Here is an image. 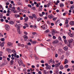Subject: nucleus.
<instances>
[{
  "label": "nucleus",
  "mask_w": 74,
  "mask_h": 74,
  "mask_svg": "<svg viewBox=\"0 0 74 74\" xmlns=\"http://www.w3.org/2000/svg\"><path fill=\"white\" fill-rule=\"evenodd\" d=\"M21 26V25L20 24H18L17 23H16V25H15V27H16L17 28V32L18 33H19L20 34H21V31H20V26Z\"/></svg>",
  "instance_id": "f257e3e1"
},
{
  "label": "nucleus",
  "mask_w": 74,
  "mask_h": 74,
  "mask_svg": "<svg viewBox=\"0 0 74 74\" xmlns=\"http://www.w3.org/2000/svg\"><path fill=\"white\" fill-rule=\"evenodd\" d=\"M5 28L6 31L8 32L10 31V26L7 24H6L5 25Z\"/></svg>",
  "instance_id": "f03ea898"
},
{
  "label": "nucleus",
  "mask_w": 74,
  "mask_h": 74,
  "mask_svg": "<svg viewBox=\"0 0 74 74\" xmlns=\"http://www.w3.org/2000/svg\"><path fill=\"white\" fill-rule=\"evenodd\" d=\"M12 52L14 53V58H16V52L14 49H13L12 50Z\"/></svg>",
  "instance_id": "7ed1b4c3"
},
{
  "label": "nucleus",
  "mask_w": 74,
  "mask_h": 74,
  "mask_svg": "<svg viewBox=\"0 0 74 74\" xmlns=\"http://www.w3.org/2000/svg\"><path fill=\"white\" fill-rule=\"evenodd\" d=\"M61 63L62 62H59L56 64H55V67H59V66L60 65V64H61Z\"/></svg>",
  "instance_id": "20e7f679"
},
{
  "label": "nucleus",
  "mask_w": 74,
  "mask_h": 74,
  "mask_svg": "<svg viewBox=\"0 0 74 74\" xmlns=\"http://www.w3.org/2000/svg\"><path fill=\"white\" fill-rule=\"evenodd\" d=\"M68 41L69 42V47H70V44L72 43V42H73V39H70Z\"/></svg>",
  "instance_id": "39448f33"
},
{
  "label": "nucleus",
  "mask_w": 74,
  "mask_h": 74,
  "mask_svg": "<svg viewBox=\"0 0 74 74\" xmlns=\"http://www.w3.org/2000/svg\"><path fill=\"white\" fill-rule=\"evenodd\" d=\"M23 37L24 38V41H27V39H28V37L26 35H24L23 36Z\"/></svg>",
  "instance_id": "423d86ee"
},
{
  "label": "nucleus",
  "mask_w": 74,
  "mask_h": 74,
  "mask_svg": "<svg viewBox=\"0 0 74 74\" xmlns=\"http://www.w3.org/2000/svg\"><path fill=\"white\" fill-rule=\"evenodd\" d=\"M52 36H54L55 34V32H56V30L54 29H53L52 30Z\"/></svg>",
  "instance_id": "0eeeda50"
},
{
  "label": "nucleus",
  "mask_w": 74,
  "mask_h": 74,
  "mask_svg": "<svg viewBox=\"0 0 74 74\" xmlns=\"http://www.w3.org/2000/svg\"><path fill=\"white\" fill-rule=\"evenodd\" d=\"M8 23L10 25H13L14 24V22L12 21H9Z\"/></svg>",
  "instance_id": "6e6552de"
},
{
  "label": "nucleus",
  "mask_w": 74,
  "mask_h": 74,
  "mask_svg": "<svg viewBox=\"0 0 74 74\" xmlns=\"http://www.w3.org/2000/svg\"><path fill=\"white\" fill-rule=\"evenodd\" d=\"M23 61L22 60H20V61L18 62V63L19 64V66H21V64H22Z\"/></svg>",
  "instance_id": "1a4fd4ad"
},
{
  "label": "nucleus",
  "mask_w": 74,
  "mask_h": 74,
  "mask_svg": "<svg viewBox=\"0 0 74 74\" xmlns=\"http://www.w3.org/2000/svg\"><path fill=\"white\" fill-rule=\"evenodd\" d=\"M68 62H69V60H68L66 59H65L64 60V64H66L67 63H68Z\"/></svg>",
  "instance_id": "9d476101"
},
{
  "label": "nucleus",
  "mask_w": 74,
  "mask_h": 74,
  "mask_svg": "<svg viewBox=\"0 0 74 74\" xmlns=\"http://www.w3.org/2000/svg\"><path fill=\"white\" fill-rule=\"evenodd\" d=\"M59 42V41L58 40H56L55 41H54L53 42V44H58Z\"/></svg>",
  "instance_id": "9b49d317"
},
{
  "label": "nucleus",
  "mask_w": 74,
  "mask_h": 74,
  "mask_svg": "<svg viewBox=\"0 0 74 74\" xmlns=\"http://www.w3.org/2000/svg\"><path fill=\"white\" fill-rule=\"evenodd\" d=\"M59 69L60 70H63L64 69V67L63 66V65H60L59 66Z\"/></svg>",
  "instance_id": "f8f14e48"
},
{
  "label": "nucleus",
  "mask_w": 74,
  "mask_h": 74,
  "mask_svg": "<svg viewBox=\"0 0 74 74\" xmlns=\"http://www.w3.org/2000/svg\"><path fill=\"white\" fill-rule=\"evenodd\" d=\"M24 19L25 21V22H27L28 21V19H29V17H26L25 18H24Z\"/></svg>",
  "instance_id": "ddd939ff"
},
{
  "label": "nucleus",
  "mask_w": 74,
  "mask_h": 74,
  "mask_svg": "<svg viewBox=\"0 0 74 74\" xmlns=\"http://www.w3.org/2000/svg\"><path fill=\"white\" fill-rule=\"evenodd\" d=\"M51 66L50 65H49L46 67V69H51Z\"/></svg>",
  "instance_id": "4468645a"
},
{
  "label": "nucleus",
  "mask_w": 74,
  "mask_h": 74,
  "mask_svg": "<svg viewBox=\"0 0 74 74\" xmlns=\"http://www.w3.org/2000/svg\"><path fill=\"white\" fill-rule=\"evenodd\" d=\"M64 49V51H66L68 50V47H65L63 48Z\"/></svg>",
  "instance_id": "2eb2a0df"
},
{
  "label": "nucleus",
  "mask_w": 74,
  "mask_h": 74,
  "mask_svg": "<svg viewBox=\"0 0 74 74\" xmlns=\"http://www.w3.org/2000/svg\"><path fill=\"white\" fill-rule=\"evenodd\" d=\"M4 44H5V42H2L0 45L1 47H4Z\"/></svg>",
  "instance_id": "dca6fc26"
},
{
  "label": "nucleus",
  "mask_w": 74,
  "mask_h": 74,
  "mask_svg": "<svg viewBox=\"0 0 74 74\" xmlns=\"http://www.w3.org/2000/svg\"><path fill=\"white\" fill-rule=\"evenodd\" d=\"M43 73L45 74H48V72H47L45 70H44L43 71Z\"/></svg>",
  "instance_id": "f3484780"
},
{
  "label": "nucleus",
  "mask_w": 74,
  "mask_h": 74,
  "mask_svg": "<svg viewBox=\"0 0 74 74\" xmlns=\"http://www.w3.org/2000/svg\"><path fill=\"white\" fill-rule=\"evenodd\" d=\"M69 23L71 25H74V22L71 21Z\"/></svg>",
  "instance_id": "a211bd4d"
},
{
  "label": "nucleus",
  "mask_w": 74,
  "mask_h": 74,
  "mask_svg": "<svg viewBox=\"0 0 74 74\" xmlns=\"http://www.w3.org/2000/svg\"><path fill=\"white\" fill-rule=\"evenodd\" d=\"M60 52H62V53H63V51L62 49H60L58 50Z\"/></svg>",
  "instance_id": "6ab92c4d"
},
{
  "label": "nucleus",
  "mask_w": 74,
  "mask_h": 74,
  "mask_svg": "<svg viewBox=\"0 0 74 74\" xmlns=\"http://www.w3.org/2000/svg\"><path fill=\"white\" fill-rule=\"evenodd\" d=\"M32 16L34 17V18L35 19H37V16H36V15L35 14H32Z\"/></svg>",
  "instance_id": "aec40b11"
},
{
  "label": "nucleus",
  "mask_w": 74,
  "mask_h": 74,
  "mask_svg": "<svg viewBox=\"0 0 74 74\" xmlns=\"http://www.w3.org/2000/svg\"><path fill=\"white\" fill-rule=\"evenodd\" d=\"M69 23V20L67 19H66V22L65 23V25H67Z\"/></svg>",
  "instance_id": "412c9836"
},
{
  "label": "nucleus",
  "mask_w": 74,
  "mask_h": 74,
  "mask_svg": "<svg viewBox=\"0 0 74 74\" xmlns=\"http://www.w3.org/2000/svg\"><path fill=\"white\" fill-rule=\"evenodd\" d=\"M7 44L8 45H9V46H11V45H12V43H11L10 42H8V43Z\"/></svg>",
  "instance_id": "4be33fe9"
},
{
  "label": "nucleus",
  "mask_w": 74,
  "mask_h": 74,
  "mask_svg": "<svg viewBox=\"0 0 74 74\" xmlns=\"http://www.w3.org/2000/svg\"><path fill=\"white\" fill-rule=\"evenodd\" d=\"M14 60H11L10 61V64H11V65H12V64H13L14 63Z\"/></svg>",
  "instance_id": "5701e85b"
},
{
  "label": "nucleus",
  "mask_w": 74,
  "mask_h": 74,
  "mask_svg": "<svg viewBox=\"0 0 74 74\" xmlns=\"http://www.w3.org/2000/svg\"><path fill=\"white\" fill-rule=\"evenodd\" d=\"M64 6V5L63 3H61L60 4V7H63Z\"/></svg>",
  "instance_id": "b1692460"
},
{
  "label": "nucleus",
  "mask_w": 74,
  "mask_h": 74,
  "mask_svg": "<svg viewBox=\"0 0 74 74\" xmlns=\"http://www.w3.org/2000/svg\"><path fill=\"white\" fill-rule=\"evenodd\" d=\"M20 11L21 12H23V11H25V12H26V10H22V9H21L20 10Z\"/></svg>",
  "instance_id": "393cba45"
},
{
  "label": "nucleus",
  "mask_w": 74,
  "mask_h": 74,
  "mask_svg": "<svg viewBox=\"0 0 74 74\" xmlns=\"http://www.w3.org/2000/svg\"><path fill=\"white\" fill-rule=\"evenodd\" d=\"M0 40L1 41H5V39L4 38H1Z\"/></svg>",
  "instance_id": "a878e982"
},
{
  "label": "nucleus",
  "mask_w": 74,
  "mask_h": 74,
  "mask_svg": "<svg viewBox=\"0 0 74 74\" xmlns=\"http://www.w3.org/2000/svg\"><path fill=\"white\" fill-rule=\"evenodd\" d=\"M48 17L49 18H50V19H52L53 17V16H48Z\"/></svg>",
  "instance_id": "bb28decb"
},
{
  "label": "nucleus",
  "mask_w": 74,
  "mask_h": 74,
  "mask_svg": "<svg viewBox=\"0 0 74 74\" xmlns=\"http://www.w3.org/2000/svg\"><path fill=\"white\" fill-rule=\"evenodd\" d=\"M0 18H3V14L0 13Z\"/></svg>",
  "instance_id": "cd10ccee"
},
{
  "label": "nucleus",
  "mask_w": 74,
  "mask_h": 74,
  "mask_svg": "<svg viewBox=\"0 0 74 74\" xmlns=\"http://www.w3.org/2000/svg\"><path fill=\"white\" fill-rule=\"evenodd\" d=\"M68 67L69 65H68L67 64H66L64 68H65V69H67V68H68Z\"/></svg>",
  "instance_id": "c85d7f7f"
},
{
  "label": "nucleus",
  "mask_w": 74,
  "mask_h": 74,
  "mask_svg": "<svg viewBox=\"0 0 74 74\" xmlns=\"http://www.w3.org/2000/svg\"><path fill=\"white\" fill-rule=\"evenodd\" d=\"M32 44H36L37 43V42L36 41H33L32 42Z\"/></svg>",
  "instance_id": "c756f323"
},
{
  "label": "nucleus",
  "mask_w": 74,
  "mask_h": 74,
  "mask_svg": "<svg viewBox=\"0 0 74 74\" xmlns=\"http://www.w3.org/2000/svg\"><path fill=\"white\" fill-rule=\"evenodd\" d=\"M24 25L26 27H29V25H28V24H27V23H25Z\"/></svg>",
  "instance_id": "7c9ffc66"
},
{
  "label": "nucleus",
  "mask_w": 74,
  "mask_h": 74,
  "mask_svg": "<svg viewBox=\"0 0 74 74\" xmlns=\"http://www.w3.org/2000/svg\"><path fill=\"white\" fill-rule=\"evenodd\" d=\"M64 41L65 44H67V40L65 39V40H64Z\"/></svg>",
  "instance_id": "2f4dec72"
},
{
  "label": "nucleus",
  "mask_w": 74,
  "mask_h": 74,
  "mask_svg": "<svg viewBox=\"0 0 74 74\" xmlns=\"http://www.w3.org/2000/svg\"><path fill=\"white\" fill-rule=\"evenodd\" d=\"M12 10H13V11H15V7L14 6H13V7H12Z\"/></svg>",
  "instance_id": "473e14b6"
},
{
  "label": "nucleus",
  "mask_w": 74,
  "mask_h": 74,
  "mask_svg": "<svg viewBox=\"0 0 74 74\" xmlns=\"http://www.w3.org/2000/svg\"><path fill=\"white\" fill-rule=\"evenodd\" d=\"M3 56V52H0V56Z\"/></svg>",
  "instance_id": "72a5a7b5"
},
{
  "label": "nucleus",
  "mask_w": 74,
  "mask_h": 74,
  "mask_svg": "<svg viewBox=\"0 0 74 74\" xmlns=\"http://www.w3.org/2000/svg\"><path fill=\"white\" fill-rule=\"evenodd\" d=\"M56 74H59V71H58V70H57L56 71Z\"/></svg>",
  "instance_id": "f704fd0d"
},
{
  "label": "nucleus",
  "mask_w": 74,
  "mask_h": 74,
  "mask_svg": "<svg viewBox=\"0 0 74 74\" xmlns=\"http://www.w3.org/2000/svg\"><path fill=\"white\" fill-rule=\"evenodd\" d=\"M47 29V27L45 25V26L43 28V30H46Z\"/></svg>",
  "instance_id": "c9c22d12"
},
{
  "label": "nucleus",
  "mask_w": 74,
  "mask_h": 74,
  "mask_svg": "<svg viewBox=\"0 0 74 74\" xmlns=\"http://www.w3.org/2000/svg\"><path fill=\"white\" fill-rule=\"evenodd\" d=\"M49 29H47L46 30H45V33H48V32H49Z\"/></svg>",
  "instance_id": "e433bc0d"
},
{
  "label": "nucleus",
  "mask_w": 74,
  "mask_h": 74,
  "mask_svg": "<svg viewBox=\"0 0 74 74\" xmlns=\"http://www.w3.org/2000/svg\"><path fill=\"white\" fill-rule=\"evenodd\" d=\"M46 41H47L48 42H49L50 41H51V39H48V40H46Z\"/></svg>",
  "instance_id": "4c0bfd02"
},
{
  "label": "nucleus",
  "mask_w": 74,
  "mask_h": 74,
  "mask_svg": "<svg viewBox=\"0 0 74 74\" xmlns=\"http://www.w3.org/2000/svg\"><path fill=\"white\" fill-rule=\"evenodd\" d=\"M56 20V18H53V21H55Z\"/></svg>",
  "instance_id": "58836bf2"
},
{
  "label": "nucleus",
  "mask_w": 74,
  "mask_h": 74,
  "mask_svg": "<svg viewBox=\"0 0 74 74\" xmlns=\"http://www.w3.org/2000/svg\"><path fill=\"white\" fill-rule=\"evenodd\" d=\"M64 58V56H62L61 58V59H62V60H63Z\"/></svg>",
  "instance_id": "ea45409f"
},
{
  "label": "nucleus",
  "mask_w": 74,
  "mask_h": 74,
  "mask_svg": "<svg viewBox=\"0 0 74 74\" xmlns=\"http://www.w3.org/2000/svg\"><path fill=\"white\" fill-rule=\"evenodd\" d=\"M71 10H73V9L74 8V6L72 5L71 6Z\"/></svg>",
  "instance_id": "a19ab883"
},
{
  "label": "nucleus",
  "mask_w": 74,
  "mask_h": 74,
  "mask_svg": "<svg viewBox=\"0 0 74 74\" xmlns=\"http://www.w3.org/2000/svg\"><path fill=\"white\" fill-rule=\"evenodd\" d=\"M51 5V4L50 3H48L47 4V7H49V5Z\"/></svg>",
  "instance_id": "79ce46f5"
},
{
  "label": "nucleus",
  "mask_w": 74,
  "mask_h": 74,
  "mask_svg": "<svg viewBox=\"0 0 74 74\" xmlns=\"http://www.w3.org/2000/svg\"><path fill=\"white\" fill-rule=\"evenodd\" d=\"M18 47H20V46H21V44L20 43H18Z\"/></svg>",
  "instance_id": "37998d69"
},
{
  "label": "nucleus",
  "mask_w": 74,
  "mask_h": 74,
  "mask_svg": "<svg viewBox=\"0 0 74 74\" xmlns=\"http://www.w3.org/2000/svg\"><path fill=\"white\" fill-rule=\"evenodd\" d=\"M34 57H35L36 59V60H38V59H39V58H38L37 56H34Z\"/></svg>",
  "instance_id": "c03bdc74"
},
{
  "label": "nucleus",
  "mask_w": 74,
  "mask_h": 74,
  "mask_svg": "<svg viewBox=\"0 0 74 74\" xmlns=\"http://www.w3.org/2000/svg\"><path fill=\"white\" fill-rule=\"evenodd\" d=\"M28 6L29 7H30V8H32V6L31 5H30V4L28 5Z\"/></svg>",
  "instance_id": "a18cd8bd"
},
{
  "label": "nucleus",
  "mask_w": 74,
  "mask_h": 74,
  "mask_svg": "<svg viewBox=\"0 0 74 74\" xmlns=\"http://www.w3.org/2000/svg\"><path fill=\"white\" fill-rule=\"evenodd\" d=\"M62 38H64V39H66V37L64 36H63Z\"/></svg>",
  "instance_id": "49530a36"
},
{
  "label": "nucleus",
  "mask_w": 74,
  "mask_h": 74,
  "mask_svg": "<svg viewBox=\"0 0 74 74\" xmlns=\"http://www.w3.org/2000/svg\"><path fill=\"white\" fill-rule=\"evenodd\" d=\"M0 21L2 22H4V19H0Z\"/></svg>",
  "instance_id": "de8ad7c7"
},
{
  "label": "nucleus",
  "mask_w": 74,
  "mask_h": 74,
  "mask_svg": "<svg viewBox=\"0 0 74 74\" xmlns=\"http://www.w3.org/2000/svg\"><path fill=\"white\" fill-rule=\"evenodd\" d=\"M40 62L41 63H44V61L43 60H42Z\"/></svg>",
  "instance_id": "09e8293b"
},
{
  "label": "nucleus",
  "mask_w": 74,
  "mask_h": 74,
  "mask_svg": "<svg viewBox=\"0 0 74 74\" xmlns=\"http://www.w3.org/2000/svg\"><path fill=\"white\" fill-rule=\"evenodd\" d=\"M39 16H41V17H42V16H43V15L42 14H41L40 13L39 14Z\"/></svg>",
  "instance_id": "8fccbe9b"
},
{
  "label": "nucleus",
  "mask_w": 74,
  "mask_h": 74,
  "mask_svg": "<svg viewBox=\"0 0 74 74\" xmlns=\"http://www.w3.org/2000/svg\"><path fill=\"white\" fill-rule=\"evenodd\" d=\"M45 65L46 66V67H47V66H49V65H48V63H45Z\"/></svg>",
  "instance_id": "3c124183"
},
{
  "label": "nucleus",
  "mask_w": 74,
  "mask_h": 74,
  "mask_svg": "<svg viewBox=\"0 0 74 74\" xmlns=\"http://www.w3.org/2000/svg\"><path fill=\"white\" fill-rule=\"evenodd\" d=\"M9 7L10 8H12V4H10L9 6Z\"/></svg>",
  "instance_id": "603ef678"
},
{
  "label": "nucleus",
  "mask_w": 74,
  "mask_h": 74,
  "mask_svg": "<svg viewBox=\"0 0 74 74\" xmlns=\"http://www.w3.org/2000/svg\"><path fill=\"white\" fill-rule=\"evenodd\" d=\"M11 59H12V60H14V59H15V58H14V57H13L11 58Z\"/></svg>",
  "instance_id": "864d4df0"
},
{
  "label": "nucleus",
  "mask_w": 74,
  "mask_h": 74,
  "mask_svg": "<svg viewBox=\"0 0 74 74\" xmlns=\"http://www.w3.org/2000/svg\"><path fill=\"white\" fill-rule=\"evenodd\" d=\"M29 18H31V19H33V17L32 16H29Z\"/></svg>",
  "instance_id": "5fc2aeb1"
},
{
  "label": "nucleus",
  "mask_w": 74,
  "mask_h": 74,
  "mask_svg": "<svg viewBox=\"0 0 74 74\" xmlns=\"http://www.w3.org/2000/svg\"><path fill=\"white\" fill-rule=\"evenodd\" d=\"M36 66L37 67H40V65H39V64H37L36 65Z\"/></svg>",
  "instance_id": "6e6d98bb"
},
{
  "label": "nucleus",
  "mask_w": 74,
  "mask_h": 74,
  "mask_svg": "<svg viewBox=\"0 0 74 74\" xmlns=\"http://www.w3.org/2000/svg\"><path fill=\"white\" fill-rule=\"evenodd\" d=\"M47 22L49 25H50V22H49V21H47Z\"/></svg>",
  "instance_id": "4d7b16f0"
},
{
  "label": "nucleus",
  "mask_w": 74,
  "mask_h": 74,
  "mask_svg": "<svg viewBox=\"0 0 74 74\" xmlns=\"http://www.w3.org/2000/svg\"><path fill=\"white\" fill-rule=\"evenodd\" d=\"M58 54H56L55 55L56 58H58Z\"/></svg>",
  "instance_id": "13d9d810"
},
{
  "label": "nucleus",
  "mask_w": 74,
  "mask_h": 74,
  "mask_svg": "<svg viewBox=\"0 0 74 74\" xmlns=\"http://www.w3.org/2000/svg\"><path fill=\"white\" fill-rule=\"evenodd\" d=\"M38 73L39 74H42V72H41V71H39L38 72Z\"/></svg>",
  "instance_id": "bf43d9fd"
},
{
  "label": "nucleus",
  "mask_w": 74,
  "mask_h": 74,
  "mask_svg": "<svg viewBox=\"0 0 74 74\" xmlns=\"http://www.w3.org/2000/svg\"><path fill=\"white\" fill-rule=\"evenodd\" d=\"M23 71H25V72L26 71V69L25 68H24L23 70Z\"/></svg>",
  "instance_id": "052dcab7"
},
{
  "label": "nucleus",
  "mask_w": 74,
  "mask_h": 74,
  "mask_svg": "<svg viewBox=\"0 0 74 74\" xmlns=\"http://www.w3.org/2000/svg\"><path fill=\"white\" fill-rule=\"evenodd\" d=\"M24 33L26 35H27V33L26 32H24Z\"/></svg>",
  "instance_id": "680f3d73"
},
{
  "label": "nucleus",
  "mask_w": 74,
  "mask_h": 74,
  "mask_svg": "<svg viewBox=\"0 0 74 74\" xmlns=\"http://www.w3.org/2000/svg\"><path fill=\"white\" fill-rule=\"evenodd\" d=\"M53 39H56V36H53Z\"/></svg>",
  "instance_id": "e2e57ef3"
},
{
  "label": "nucleus",
  "mask_w": 74,
  "mask_h": 74,
  "mask_svg": "<svg viewBox=\"0 0 74 74\" xmlns=\"http://www.w3.org/2000/svg\"><path fill=\"white\" fill-rule=\"evenodd\" d=\"M58 39L60 40V41H61V40H62V39H61V38H60V36H59L58 37Z\"/></svg>",
  "instance_id": "0e129e2a"
},
{
  "label": "nucleus",
  "mask_w": 74,
  "mask_h": 74,
  "mask_svg": "<svg viewBox=\"0 0 74 74\" xmlns=\"http://www.w3.org/2000/svg\"><path fill=\"white\" fill-rule=\"evenodd\" d=\"M17 4L18 5H21V3H20V2H17Z\"/></svg>",
  "instance_id": "69168bd1"
},
{
  "label": "nucleus",
  "mask_w": 74,
  "mask_h": 74,
  "mask_svg": "<svg viewBox=\"0 0 74 74\" xmlns=\"http://www.w3.org/2000/svg\"><path fill=\"white\" fill-rule=\"evenodd\" d=\"M54 23H51V26H54Z\"/></svg>",
  "instance_id": "338daca9"
},
{
  "label": "nucleus",
  "mask_w": 74,
  "mask_h": 74,
  "mask_svg": "<svg viewBox=\"0 0 74 74\" xmlns=\"http://www.w3.org/2000/svg\"><path fill=\"white\" fill-rule=\"evenodd\" d=\"M55 62H56V63H59V60H56Z\"/></svg>",
  "instance_id": "774afa93"
}]
</instances>
